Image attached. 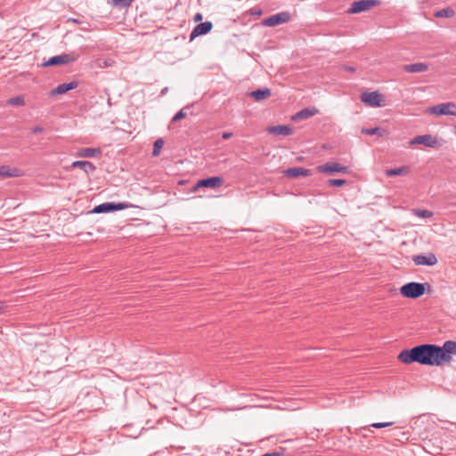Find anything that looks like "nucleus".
Segmentation results:
<instances>
[{
    "label": "nucleus",
    "instance_id": "ddd939ff",
    "mask_svg": "<svg viewBox=\"0 0 456 456\" xmlns=\"http://www.w3.org/2000/svg\"><path fill=\"white\" fill-rule=\"evenodd\" d=\"M412 260L417 265L432 266L437 264V258L434 253L417 255L413 256Z\"/></svg>",
    "mask_w": 456,
    "mask_h": 456
},
{
    "label": "nucleus",
    "instance_id": "4468645a",
    "mask_svg": "<svg viewBox=\"0 0 456 456\" xmlns=\"http://www.w3.org/2000/svg\"><path fill=\"white\" fill-rule=\"evenodd\" d=\"M77 86H78V82L76 80H72L69 83L60 84L54 89L50 91L49 95L54 96V95H58V94H63L70 90L76 89Z\"/></svg>",
    "mask_w": 456,
    "mask_h": 456
},
{
    "label": "nucleus",
    "instance_id": "a19ab883",
    "mask_svg": "<svg viewBox=\"0 0 456 456\" xmlns=\"http://www.w3.org/2000/svg\"><path fill=\"white\" fill-rule=\"evenodd\" d=\"M5 307V303L3 301H0V314L4 312Z\"/></svg>",
    "mask_w": 456,
    "mask_h": 456
},
{
    "label": "nucleus",
    "instance_id": "7ed1b4c3",
    "mask_svg": "<svg viewBox=\"0 0 456 456\" xmlns=\"http://www.w3.org/2000/svg\"><path fill=\"white\" fill-rule=\"evenodd\" d=\"M444 140L430 134L418 135L409 142V145L413 146L422 144L432 149H439L444 145Z\"/></svg>",
    "mask_w": 456,
    "mask_h": 456
},
{
    "label": "nucleus",
    "instance_id": "a878e982",
    "mask_svg": "<svg viewBox=\"0 0 456 456\" xmlns=\"http://www.w3.org/2000/svg\"><path fill=\"white\" fill-rule=\"evenodd\" d=\"M415 216L421 218H428L433 216V213L427 209H412Z\"/></svg>",
    "mask_w": 456,
    "mask_h": 456
},
{
    "label": "nucleus",
    "instance_id": "473e14b6",
    "mask_svg": "<svg viewBox=\"0 0 456 456\" xmlns=\"http://www.w3.org/2000/svg\"><path fill=\"white\" fill-rule=\"evenodd\" d=\"M392 423L390 422H378V423H373L371 425V427L373 428H385V427H388L390 426Z\"/></svg>",
    "mask_w": 456,
    "mask_h": 456
},
{
    "label": "nucleus",
    "instance_id": "a211bd4d",
    "mask_svg": "<svg viewBox=\"0 0 456 456\" xmlns=\"http://www.w3.org/2000/svg\"><path fill=\"white\" fill-rule=\"evenodd\" d=\"M272 94L271 89L269 88H259L248 93V95L252 97L256 102L263 101Z\"/></svg>",
    "mask_w": 456,
    "mask_h": 456
},
{
    "label": "nucleus",
    "instance_id": "0eeeda50",
    "mask_svg": "<svg viewBox=\"0 0 456 456\" xmlns=\"http://www.w3.org/2000/svg\"><path fill=\"white\" fill-rule=\"evenodd\" d=\"M290 20V14L287 12L273 14L263 20V24L267 27H274L285 23Z\"/></svg>",
    "mask_w": 456,
    "mask_h": 456
},
{
    "label": "nucleus",
    "instance_id": "6ab92c4d",
    "mask_svg": "<svg viewBox=\"0 0 456 456\" xmlns=\"http://www.w3.org/2000/svg\"><path fill=\"white\" fill-rule=\"evenodd\" d=\"M402 69L408 73H420L428 69V66L426 63L416 62L413 64H406Z\"/></svg>",
    "mask_w": 456,
    "mask_h": 456
},
{
    "label": "nucleus",
    "instance_id": "ea45409f",
    "mask_svg": "<svg viewBox=\"0 0 456 456\" xmlns=\"http://www.w3.org/2000/svg\"><path fill=\"white\" fill-rule=\"evenodd\" d=\"M232 136V133L225 132L223 134L222 138L224 140H227V139L231 138Z\"/></svg>",
    "mask_w": 456,
    "mask_h": 456
},
{
    "label": "nucleus",
    "instance_id": "423d86ee",
    "mask_svg": "<svg viewBox=\"0 0 456 456\" xmlns=\"http://www.w3.org/2000/svg\"><path fill=\"white\" fill-rule=\"evenodd\" d=\"M317 169L321 173L333 175L336 173L346 174L347 173L348 167L346 166H341L336 162H328L326 164L318 166Z\"/></svg>",
    "mask_w": 456,
    "mask_h": 456
},
{
    "label": "nucleus",
    "instance_id": "dca6fc26",
    "mask_svg": "<svg viewBox=\"0 0 456 456\" xmlns=\"http://www.w3.org/2000/svg\"><path fill=\"white\" fill-rule=\"evenodd\" d=\"M283 174L289 178H297L299 175L308 176L311 175V170L304 167H290L284 170Z\"/></svg>",
    "mask_w": 456,
    "mask_h": 456
},
{
    "label": "nucleus",
    "instance_id": "4be33fe9",
    "mask_svg": "<svg viewBox=\"0 0 456 456\" xmlns=\"http://www.w3.org/2000/svg\"><path fill=\"white\" fill-rule=\"evenodd\" d=\"M20 174L18 168H10L8 166H0V176L17 177Z\"/></svg>",
    "mask_w": 456,
    "mask_h": 456
},
{
    "label": "nucleus",
    "instance_id": "bb28decb",
    "mask_svg": "<svg viewBox=\"0 0 456 456\" xmlns=\"http://www.w3.org/2000/svg\"><path fill=\"white\" fill-rule=\"evenodd\" d=\"M362 133L365 134H370V135H374V134L381 135L382 134L381 129L379 127L362 128Z\"/></svg>",
    "mask_w": 456,
    "mask_h": 456
},
{
    "label": "nucleus",
    "instance_id": "393cba45",
    "mask_svg": "<svg viewBox=\"0 0 456 456\" xmlns=\"http://www.w3.org/2000/svg\"><path fill=\"white\" fill-rule=\"evenodd\" d=\"M7 103L9 105L23 106L25 104V101L23 96H16L8 99Z\"/></svg>",
    "mask_w": 456,
    "mask_h": 456
},
{
    "label": "nucleus",
    "instance_id": "f3484780",
    "mask_svg": "<svg viewBox=\"0 0 456 456\" xmlns=\"http://www.w3.org/2000/svg\"><path fill=\"white\" fill-rule=\"evenodd\" d=\"M318 113V110L315 109V108H305L303 110H301L300 111L297 112L294 116H292V120L293 121H299V120H304V119H307L313 116H314L315 114Z\"/></svg>",
    "mask_w": 456,
    "mask_h": 456
},
{
    "label": "nucleus",
    "instance_id": "5701e85b",
    "mask_svg": "<svg viewBox=\"0 0 456 456\" xmlns=\"http://www.w3.org/2000/svg\"><path fill=\"white\" fill-rule=\"evenodd\" d=\"M454 11L451 7H446L444 9H441L435 12V17L436 18H451L454 15Z\"/></svg>",
    "mask_w": 456,
    "mask_h": 456
},
{
    "label": "nucleus",
    "instance_id": "412c9836",
    "mask_svg": "<svg viewBox=\"0 0 456 456\" xmlns=\"http://www.w3.org/2000/svg\"><path fill=\"white\" fill-rule=\"evenodd\" d=\"M100 148H83L77 152V157L79 158H93L101 154Z\"/></svg>",
    "mask_w": 456,
    "mask_h": 456
},
{
    "label": "nucleus",
    "instance_id": "e433bc0d",
    "mask_svg": "<svg viewBox=\"0 0 456 456\" xmlns=\"http://www.w3.org/2000/svg\"><path fill=\"white\" fill-rule=\"evenodd\" d=\"M43 131H44L43 127H41L39 126H37L33 127V129H32L33 134H40Z\"/></svg>",
    "mask_w": 456,
    "mask_h": 456
},
{
    "label": "nucleus",
    "instance_id": "9b49d317",
    "mask_svg": "<svg viewBox=\"0 0 456 456\" xmlns=\"http://www.w3.org/2000/svg\"><path fill=\"white\" fill-rule=\"evenodd\" d=\"M75 60H76V58L73 57L72 55L68 54V53H63L61 55H56V56L51 57L45 62L43 63V66L49 67V66L69 64L70 62H73Z\"/></svg>",
    "mask_w": 456,
    "mask_h": 456
},
{
    "label": "nucleus",
    "instance_id": "58836bf2",
    "mask_svg": "<svg viewBox=\"0 0 456 456\" xmlns=\"http://www.w3.org/2000/svg\"><path fill=\"white\" fill-rule=\"evenodd\" d=\"M112 62H113V61H111V60H105L103 61V65L100 64L99 66L100 67H109V66H111Z\"/></svg>",
    "mask_w": 456,
    "mask_h": 456
},
{
    "label": "nucleus",
    "instance_id": "b1692460",
    "mask_svg": "<svg viewBox=\"0 0 456 456\" xmlns=\"http://www.w3.org/2000/svg\"><path fill=\"white\" fill-rule=\"evenodd\" d=\"M164 145V140L162 138H159L154 142L152 155L157 157L159 155L160 150Z\"/></svg>",
    "mask_w": 456,
    "mask_h": 456
},
{
    "label": "nucleus",
    "instance_id": "4c0bfd02",
    "mask_svg": "<svg viewBox=\"0 0 456 456\" xmlns=\"http://www.w3.org/2000/svg\"><path fill=\"white\" fill-rule=\"evenodd\" d=\"M410 172V167L406 166H401V175Z\"/></svg>",
    "mask_w": 456,
    "mask_h": 456
},
{
    "label": "nucleus",
    "instance_id": "39448f33",
    "mask_svg": "<svg viewBox=\"0 0 456 456\" xmlns=\"http://www.w3.org/2000/svg\"><path fill=\"white\" fill-rule=\"evenodd\" d=\"M129 207L128 203L126 202H104L100 205H97L94 208L91 213L94 214H103V213H110L115 211H119L126 209Z\"/></svg>",
    "mask_w": 456,
    "mask_h": 456
},
{
    "label": "nucleus",
    "instance_id": "aec40b11",
    "mask_svg": "<svg viewBox=\"0 0 456 456\" xmlns=\"http://www.w3.org/2000/svg\"><path fill=\"white\" fill-rule=\"evenodd\" d=\"M72 167H78L85 171L86 174L93 173L96 167L95 166L87 160H77L74 161L71 165Z\"/></svg>",
    "mask_w": 456,
    "mask_h": 456
},
{
    "label": "nucleus",
    "instance_id": "7c9ffc66",
    "mask_svg": "<svg viewBox=\"0 0 456 456\" xmlns=\"http://www.w3.org/2000/svg\"><path fill=\"white\" fill-rule=\"evenodd\" d=\"M186 112L183 110H179L172 118L173 122L181 120L186 117Z\"/></svg>",
    "mask_w": 456,
    "mask_h": 456
},
{
    "label": "nucleus",
    "instance_id": "f704fd0d",
    "mask_svg": "<svg viewBox=\"0 0 456 456\" xmlns=\"http://www.w3.org/2000/svg\"><path fill=\"white\" fill-rule=\"evenodd\" d=\"M202 19H203V15H202V13H200V12H197V13L194 15V17H193V20H194L195 22L201 21V20H202Z\"/></svg>",
    "mask_w": 456,
    "mask_h": 456
},
{
    "label": "nucleus",
    "instance_id": "c756f323",
    "mask_svg": "<svg viewBox=\"0 0 456 456\" xmlns=\"http://www.w3.org/2000/svg\"><path fill=\"white\" fill-rule=\"evenodd\" d=\"M384 173L387 177L388 176H397V175H399V167L390 168V169H385Z\"/></svg>",
    "mask_w": 456,
    "mask_h": 456
},
{
    "label": "nucleus",
    "instance_id": "c85d7f7f",
    "mask_svg": "<svg viewBox=\"0 0 456 456\" xmlns=\"http://www.w3.org/2000/svg\"><path fill=\"white\" fill-rule=\"evenodd\" d=\"M134 0H112V4L114 6L119 7H127L129 6Z\"/></svg>",
    "mask_w": 456,
    "mask_h": 456
},
{
    "label": "nucleus",
    "instance_id": "1a4fd4ad",
    "mask_svg": "<svg viewBox=\"0 0 456 456\" xmlns=\"http://www.w3.org/2000/svg\"><path fill=\"white\" fill-rule=\"evenodd\" d=\"M378 0H360L354 2L351 7L348 9V13H359L369 10L370 7L378 4Z\"/></svg>",
    "mask_w": 456,
    "mask_h": 456
},
{
    "label": "nucleus",
    "instance_id": "72a5a7b5",
    "mask_svg": "<svg viewBox=\"0 0 456 456\" xmlns=\"http://www.w3.org/2000/svg\"><path fill=\"white\" fill-rule=\"evenodd\" d=\"M410 439V434L409 432H401V444L403 443L404 441H409Z\"/></svg>",
    "mask_w": 456,
    "mask_h": 456
},
{
    "label": "nucleus",
    "instance_id": "9d476101",
    "mask_svg": "<svg viewBox=\"0 0 456 456\" xmlns=\"http://www.w3.org/2000/svg\"><path fill=\"white\" fill-rule=\"evenodd\" d=\"M224 183V180L220 176H211L205 179H201L198 181V183L193 186V191H197L199 188L206 187V188H218Z\"/></svg>",
    "mask_w": 456,
    "mask_h": 456
},
{
    "label": "nucleus",
    "instance_id": "c9c22d12",
    "mask_svg": "<svg viewBox=\"0 0 456 456\" xmlns=\"http://www.w3.org/2000/svg\"><path fill=\"white\" fill-rule=\"evenodd\" d=\"M342 69H343L344 70H346V71H349V72H354V71L356 70L355 67H354V66H349V65H344V66L342 67Z\"/></svg>",
    "mask_w": 456,
    "mask_h": 456
},
{
    "label": "nucleus",
    "instance_id": "2eb2a0df",
    "mask_svg": "<svg viewBox=\"0 0 456 456\" xmlns=\"http://www.w3.org/2000/svg\"><path fill=\"white\" fill-rule=\"evenodd\" d=\"M267 131L273 134V135H289L293 133L292 128L289 126L285 125H278V126H269L267 128Z\"/></svg>",
    "mask_w": 456,
    "mask_h": 456
},
{
    "label": "nucleus",
    "instance_id": "cd10ccee",
    "mask_svg": "<svg viewBox=\"0 0 456 456\" xmlns=\"http://www.w3.org/2000/svg\"><path fill=\"white\" fill-rule=\"evenodd\" d=\"M327 183L330 186L340 187V186L345 185L346 183V180H345V179H329L327 181Z\"/></svg>",
    "mask_w": 456,
    "mask_h": 456
},
{
    "label": "nucleus",
    "instance_id": "f8f14e48",
    "mask_svg": "<svg viewBox=\"0 0 456 456\" xmlns=\"http://www.w3.org/2000/svg\"><path fill=\"white\" fill-rule=\"evenodd\" d=\"M213 28V23L211 21H205L198 24L194 27L192 29L191 35H190V41L191 42L196 37L200 36L207 35L211 31Z\"/></svg>",
    "mask_w": 456,
    "mask_h": 456
},
{
    "label": "nucleus",
    "instance_id": "2f4dec72",
    "mask_svg": "<svg viewBox=\"0 0 456 456\" xmlns=\"http://www.w3.org/2000/svg\"><path fill=\"white\" fill-rule=\"evenodd\" d=\"M284 453H285V449L284 448H281L280 451L267 452V453H265L262 456H283Z\"/></svg>",
    "mask_w": 456,
    "mask_h": 456
},
{
    "label": "nucleus",
    "instance_id": "20e7f679",
    "mask_svg": "<svg viewBox=\"0 0 456 456\" xmlns=\"http://www.w3.org/2000/svg\"><path fill=\"white\" fill-rule=\"evenodd\" d=\"M455 103L452 102H444L429 107L426 112L436 116L452 115L456 116L454 110Z\"/></svg>",
    "mask_w": 456,
    "mask_h": 456
},
{
    "label": "nucleus",
    "instance_id": "f03ea898",
    "mask_svg": "<svg viewBox=\"0 0 456 456\" xmlns=\"http://www.w3.org/2000/svg\"><path fill=\"white\" fill-rule=\"evenodd\" d=\"M431 291L432 287L428 282L411 281L401 286V295L410 299H417L425 293L429 294Z\"/></svg>",
    "mask_w": 456,
    "mask_h": 456
},
{
    "label": "nucleus",
    "instance_id": "6e6552de",
    "mask_svg": "<svg viewBox=\"0 0 456 456\" xmlns=\"http://www.w3.org/2000/svg\"><path fill=\"white\" fill-rule=\"evenodd\" d=\"M361 101L365 105H368L370 107H380L382 105L381 104V102H382L381 94L377 91L370 92V93H368V92L362 93Z\"/></svg>",
    "mask_w": 456,
    "mask_h": 456
},
{
    "label": "nucleus",
    "instance_id": "f257e3e1",
    "mask_svg": "<svg viewBox=\"0 0 456 456\" xmlns=\"http://www.w3.org/2000/svg\"><path fill=\"white\" fill-rule=\"evenodd\" d=\"M452 355H456V341L447 340L443 346L420 344L410 349L402 350L401 362L441 366L444 363L450 362Z\"/></svg>",
    "mask_w": 456,
    "mask_h": 456
}]
</instances>
